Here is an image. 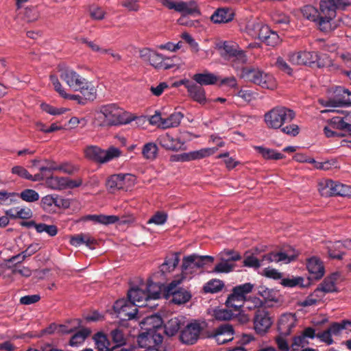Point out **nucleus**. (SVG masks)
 <instances>
[{
  "label": "nucleus",
  "mask_w": 351,
  "mask_h": 351,
  "mask_svg": "<svg viewBox=\"0 0 351 351\" xmlns=\"http://www.w3.org/2000/svg\"><path fill=\"white\" fill-rule=\"evenodd\" d=\"M25 17L28 22H34L39 18V12L36 8H27L25 10Z\"/></svg>",
  "instance_id": "nucleus-64"
},
{
  "label": "nucleus",
  "mask_w": 351,
  "mask_h": 351,
  "mask_svg": "<svg viewBox=\"0 0 351 351\" xmlns=\"http://www.w3.org/2000/svg\"><path fill=\"white\" fill-rule=\"evenodd\" d=\"M272 322L267 311L264 309H258L256 311L254 317V328L258 334L265 333L270 326Z\"/></svg>",
  "instance_id": "nucleus-19"
},
{
  "label": "nucleus",
  "mask_w": 351,
  "mask_h": 351,
  "mask_svg": "<svg viewBox=\"0 0 351 351\" xmlns=\"http://www.w3.org/2000/svg\"><path fill=\"white\" fill-rule=\"evenodd\" d=\"M179 261L178 255L177 254H173L171 257L167 258L161 265V271L164 273L173 270L178 265Z\"/></svg>",
  "instance_id": "nucleus-47"
},
{
  "label": "nucleus",
  "mask_w": 351,
  "mask_h": 351,
  "mask_svg": "<svg viewBox=\"0 0 351 351\" xmlns=\"http://www.w3.org/2000/svg\"><path fill=\"white\" fill-rule=\"evenodd\" d=\"M60 78L73 90L76 91L80 88V84H83L85 80L73 69L69 67H64L60 69Z\"/></svg>",
  "instance_id": "nucleus-20"
},
{
  "label": "nucleus",
  "mask_w": 351,
  "mask_h": 351,
  "mask_svg": "<svg viewBox=\"0 0 351 351\" xmlns=\"http://www.w3.org/2000/svg\"><path fill=\"white\" fill-rule=\"evenodd\" d=\"M263 304L264 302L260 298L256 296L247 297V295L245 298V303L243 304V308L252 311L261 307Z\"/></svg>",
  "instance_id": "nucleus-45"
},
{
  "label": "nucleus",
  "mask_w": 351,
  "mask_h": 351,
  "mask_svg": "<svg viewBox=\"0 0 351 351\" xmlns=\"http://www.w3.org/2000/svg\"><path fill=\"white\" fill-rule=\"evenodd\" d=\"M351 328V321L343 320L341 322H334L328 328L332 335H339L341 331L348 327Z\"/></svg>",
  "instance_id": "nucleus-44"
},
{
  "label": "nucleus",
  "mask_w": 351,
  "mask_h": 351,
  "mask_svg": "<svg viewBox=\"0 0 351 351\" xmlns=\"http://www.w3.org/2000/svg\"><path fill=\"white\" fill-rule=\"evenodd\" d=\"M217 151V147L203 148L199 150H195L188 153H182L172 156L171 158V160L186 162L194 160H199L213 155Z\"/></svg>",
  "instance_id": "nucleus-17"
},
{
  "label": "nucleus",
  "mask_w": 351,
  "mask_h": 351,
  "mask_svg": "<svg viewBox=\"0 0 351 351\" xmlns=\"http://www.w3.org/2000/svg\"><path fill=\"white\" fill-rule=\"evenodd\" d=\"M139 55L143 61L149 62L152 66L158 69H168L171 65L167 62L169 58L149 48L140 50Z\"/></svg>",
  "instance_id": "nucleus-13"
},
{
  "label": "nucleus",
  "mask_w": 351,
  "mask_h": 351,
  "mask_svg": "<svg viewBox=\"0 0 351 351\" xmlns=\"http://www.w3.org/2000/svg\"><path fill=\"white\" fill-rule=\"evenodd\" d=\"M335 182L332 180H325L319 182V191L322 196H333Z\"/></svg>",
  "instance_id": "nucleus-39"
},
{
  "label": "nucleus",
  "mask_w": 351,
  "mask_h": 351,
  "mask_svg": "<svg viewBox=\"0 0 351 351\" xmlns=\"http://www.w3.org/2000/svg\"><path fill=\"white\" fill-rule=\"evenodd\" d=\"M221 158L223 159V162L226 165V168L229 170L232 169L240 163L234 158L230 157L228 152L221 154Z\"/></svg>",
  "instance_id": "nucleus-59"
},
{
  "label": "nucleus",
  "mask_w": 351,
  "mask_h": 351,
  "mask_svg": "<svg viewBox=\"0 0 351 351\" xmlns=\"http://www.w3.org/2000/svg\"><path fill=\"white\" fill-rule=\"evenodd\" d=\"M289 61L294 64L311 65L317 62L319 67L325 65L320 62L318 53L315 51H301L289 54Z\"/></svg>",
  "instance_id": "nucleus-15"
},
{
  "label": "nucleus",
  "mask_w": 351,
  "mask_h": 351,
  "mask_svg": "<svg viewBox=\"0 0 351 351\" xmlns=\"http://www.w3.org/2000/svg\"><path fill=\"white\" fill-rule=\"evenodd\" d=\"M32 211L29 208L16 207L5 210V215L12 219H28L32 217Z\"/></svg>",
  "instance_id": "nucleus-30"
},
{
  "label": "nucleus",
  "mask_w": 351,
  "mask_h": 351,
  "mask_svg": "<svg viewBox=\"0 0 351 351\" xmlns=\"http://www.w3.org/2000/svg\"><path fill=\"white\" fill-rule=\"evenodd\" d=\"M19 199V193L8 192L5 190L0 191V205L10 206L16 204Z\"/></svg>",
  "instance_id": "nucleus-36"
},
{
  "label": "nucleus",
  "mask_w": 351,
  "mask_h": 351,
  "mask_svg": "<svg viewBox=\"0 0 351 351\" xmlns=\"http://www.w3.org/2000/svg\"><path fill=\"white\" fill-rule=\"evenodd\" d=\"M214 258L210 256H199L193 254L184 256L182 259V274L184 278H191L189 275H193L200 272L201 269L206 265H210Z\"/></svg>",
  "instance_id": "nucleus-8"
},
{
  "label": "nucleus",
  "mask_w": 351,
  "mask_h": 351,
  "mask_svg": "<svg viewBox=\"0 0 351 351\" xmlns=\"http://www.w3.org/2000/svg\"><path fill=\"white\" fill-rule=\"evenodd\" d=\"M241 77L245 81L252 82L263 88L274 90L277 86L274 77L262 70L252 66L243 67L241 69Z\"/></svg>",
  "instance_id": "nucleus-5"
},
{
  "label": "nucleus",
  "mask_w": 351,
  "mask_h": 351,
  "mask_svg": "<svg viewBox=\"0 0 351 351\" xmlns=\"http://www.w3.org/2000/svg\"><path fill=\"white\" fill-rule=\"evenodd\" d=\"M241 258L240 254L232 250L221 252V273H229L235 267L234 261Z\"/></svg>",
  "instance_id": "nucleus-18"
},
{
  "label": "nucleus",
  "mask_w": 351,
  "mask_h": 351,
  "mask_svg": "<svg viewBox=\"0 0 351 351\" xmlns=\"http://www.w3.org/2000/svg\"><path fill=\"white\" fill-rule=\"evenodd\" d=\"M336 95L327 101H321L320 103L325 107L348 106L351 104V93L343 87L336 89Z\"/></svg>",
  "instance_id": "nucleus-16"
},
{
  "label": "nucleus",
  "mask_w": 351,
  "mask_h": 351,
  "mask_svg": "<svg viewBox=\"0 0 351 351\" xmlns=\"http://www.w3.org/2000/svg\"><path fill=\"white\" fill-rule=\"evenodd\" d=\"M80 88H77L76 91H80L85 101H93L97 97V90L92 83L88 82L86 79L83 82V84H80Z\"/></svg>",
  "instance_id": "nucleus-31"
},
{
  "label": "nucleus",
  "mask_w": 351,
  "mask_h": 351,
  "mask_svg": "<svg viewBox=\"0 0 351 351\" xmlns=\"http://www.w3.org/2000/svg\"><path fill=\"white\" fill-rule=\"evenodd\" d=\"M94 339L99 351H111L110 343L104 335L98 332L95 335Z\"/></svg>",
  "instance_id": "nucleus-46"
},
{
  "label": "nucleus",
  "mask_w": 351,
  "mask_h": 351,
  "mask_svg": "<svg viewBox=\"0 0 351 351\" xmlns=\"http://www.w3.org/2000/svg\"><path fill=\"white\" fill-rule=\"evenodd\" d=\"M47 184L49 187L54 190L66 189L65 177H51L47 180Z\"/></svg>",
  "instance_id": "nucleus-42"
},
{
  "label": "nucleus",
  "mask_w": 351,
  "mask_h": 351,
  "mask_svg": "<svg viewBox=\"0 0 351 351\" xmlns=\"http://www.w3.org/2000/svg\"><path fill=\"white\" fill-rule=\"evenodd\" d=\"M225 335L229 336L230 337L227 339H221V344H225L233 340L234 329L232 325L228 324H221V337Z\"/></svg>",
  "instance_id": "nucleus-51"
},
{
  "label": "nucleus",
  "mask_w": 351,
  "mask_h": 351,
  "mask_svg": "<svg viewBox=\"0 0 351 351\" xmlns=\"http://www.w3.org/2000/svg\"><path fill=\"white\" fill-rule=\"evenodd\" d=\"M131 178L129 174H115L111 176L107 180L106 186L110 193H115L119 190H127L128 180Z\"/></svg>",
  "instance_id": "nucleus-22"
},
{
  "label": "nucleus",
  "mask_w": 351,
  "mask_h": 351,
  "mask_svg": "<svg viewBox=\"0 0 351 351\" xmlns=\"http://www.w3.org/2000/svg\"><path fill=\"white\" fill-rule=\"evenodd\" d=\"M78 168L70 162L59 164V171L67 174H73L77 171Z\"/></svg>",
  "instance_id": "nucleus-62"
},
{
  "label": "nucleus",
  "mask_w": 351,
  "mask_h": 351,
  "mask_svg": "<svg viewBox=\"0 0 351 351\" xmlns=\"http://www.w3.org/2000/svg\"><path fill=\"white\" fill-rule=\"evenodd\" d=\"M80 326V321L77 319L69 320L64 324L58 325V333L69 334Z\"/></svg>",
  "instance_id": "nucleus-37"
},
{
  "label": "nucleus",
  "mask_w": 351,
  "mask_h": 351,
  "mask_svg": "<svg viewBox=\"0 0 351 351\" xmlns=\"http://www.w3.org/2000/svg\"><path fill=\"white\" fill-rule=\"evenodd\" d=\"M179 282L173 281L167 287V291L172 295L171 302L176 304H185L189 301L191 294L189 291L184 289H176Z\"/></svg>",
  "instance_id": "nucleus-21"
},
{
  "label": "nucleus",
  "mask_w": 351,
  "mask_h": 351,
  "mask_svg": "<svg viewBox=\"0 0 351 351\" xmlns=\"http://www.w3.org/2000/svg\"><path fill=\"white\" fill-rule=\"evenodd\" d=\"M183 114L180 112H176L169 117L164 118L162 123V129H168L178 127L183 118Z\"/></svg>",
  "instance_id": "nucleus-35"
},
{
  "label": "nucleus",
  "mask_w": 351,
  "mask_h": 351,
  "mask_svg": "<svg viewBox=\"0 0 351 351\" xmlns=\"http://www.w3.org/2000/svg\"><path fill=\"white\" fill-rule=\"evenodd\" d=\"M333 195L342 197L351 196V187L348 185L335 182Z\"/></svg>",
  "instance_id": "nucleus-48"
},
{
  "label": "nucleus",
  "mask_w": 351,
  "mask_h": 351,
  "mask_svg": "<svg viewBox=\"0 0 351 351\" xmlns=\"http://www.w3.org/2000/svg\"><path fill=\"white\" fill-rule=\"evenodd\" d=\"M300 11L305 19L315 23L318 29L323 32L328 33L337 28L338 24H332L328 14H324L311 5H304Z\"/></svg>",
  "instance_id": "nucleus-7"
},
{
  "label": "nucleus",
  "mask_w": 351,
  "mask_h": 351,
  "mask_svg": "<svg viewBox=\"0 0 351 351\" xmlns=\"http://www.w3.org/2000/svg\"><path fill=\"white\" fill-rule=\"evenodd\" d=\"M178 5H180V8L177 10V12H182L185 14H199L197 9V6L194 1L184 2L178 1Z\"/></svg>",
  "instance_id": "nucleus-40"
},
{
  "label": "nucleus",
  "mask_w": 351,
  "mask_h": 351,
  "mask_svg": "<svg viewBox=\"0 0 351 351\" xmlns=\"http://www.w3.org/2000/svg\"><path fill=\"white\" fill-rule=\"evenodd\" d=\"M39 194L33 189H25L19 193V198L27 202H34L39 199Z\"/></svg>",
  "instance_id": "nucleus-49"
},
{
  "label": "nucleus",
  "mask_w": 351,
  "mask_h": 351,
  "mask_svg": "<svg viewBox=\"0 0 351 351\" xmlns=\"http://www.w3.org/2000/svg\"><path fill=\"white\" fill-rule=\"evenodd\" d=\"M113 308L117 317L121 320H130L137 317V306L125 299L117 300Z\"/></svg>",
  "instance_id": "nucleus-14"
},
{
  "label": "nucleus",
  "mask_w": 351,
  "mask_h": 351,
  "mask_svg": "<svg viewBox=\"0 0 351 351\" xmlns=\"http://www.w3.org/2000/svg\"><path fill=\"white\" fill-rule=\"evenodd\" d=\"M201 327L198 323H191L182 330L180 340L186 344L195 343L200 333Z\"/></svg>",
  "instance_id": "nucleus-23"
},
{
  "label": "nucleus",
  "mask_w": 351,
  "mask_h": 351,
  "mask_svg": "<svg viewBox=\"0 0 351 351\" xmlns=\"http://www.w3.org/2000/svg\"><path fill=\"white\" fill-rule=\"evenodd\" d=\"M307 269L311 275V278L319 280L325 274V269L322 261L317 257L313 256L308 259L306 263Z\"/></svg>",
  "instance_id": "nucleus-25"
},
{
  "label": "nucleus",
  "mask_w": 351,
  "mask_h": 351,
  "mask_svg": "<svg viewBox=\"0 0 351 351\" xmlns=\"http://www.w3.org/2000/svg\"><path fill=\"white\" fill-rule=\"evenodd\" d=\"M36 230L38 233L46 232L50 237H54L58 233L57 227L54 225L38 223V225L36 227Z\"/></svg>",
  "instance_id": "nucleus-53"
},
{
  "label": "nucleus",
  "mask_w": 351,
  "mask_h": 351,
  "mask_svg": "<svg viewBox=\"0 0 351 351\" xmlns=\"http://www.w3.org/2000/svg\"><path fill=\"white\" fill-rule=\"evenodd\" d=\"M84 154L88 160L105 163L119 156L121 152L118 148L114 147H110L107 150H103L97 146L90 145L85 149Z\"/></svg>",
  "instance_id": "nucleus-11"
},
{
  "label": "nucleus",
  "mask_w": 351,
  "mask_h": 351,
  "mask_svg": "<svg viewBox=\"0 0 351 351\" xmlns=\"http://www.w3.org/2000/svg\"><path fill=\"white\" fill-rule=\"evenodd\" d=\"M181 327V320L179 317L169 319L165 325V332L168 336H173Z\"/></svg>",
  "instance_id": "nucleus-38"
},
{
  "label": "nucleus",
  "mask_w": 351,
  "mask_h": 351,
  "mask_svg": "<svg viewBox=\"0 0 351 351\" xmlns=\"http://www.w3.org/2000/svg\"><path fill=\"white\" fill-rule=\"evenodd\" d=\"M297 253L293 249L277 252H272L264 254L261 260L257 258L253 254L245 255L243 261V265L256 270L265 263H270L273 262H283L285 263H291L297 257Z\"/></svg>",
  "instance_id": "nucleus-3"
},
{
  "label": "nucleus",
  "mask_w": 351,
  "mask_h": 351,
  "mask_svg": "<svg viewBox=\"0 0 351 351\" xmlns=\"http://www.w3.org/2000/svg\"><path fill=\"white\" fill-rule=\"evenodd\" d=\"M192 79L195 82V84L202 87V86L215 84L217 82L219 77L217 75L206 71L203 73L194 74Z\"/></svg>",
  "instance_id": "nucleus-29"
},
{
  "label": "nucleus",
  "mask_w": 351,
  "mask_h": 351,
  "mask_svg": "<svg viewBox=\"0 0 351 351\" xmlns=\"http://www.w3.org/2000/svg\"><path fill=\"white\" fill-rule=\"evenodd\" d=\"M143 326H149L145 328V332H141L137 338V342L141 348H158L161 347L163 337L158 330L161 329L162 321L158 315H152L146 317L141 322Z\"/></svg>",
  "instance_id": "nucleus-2"
},
{
  "label": "nucleus",
  "mask_w": 351,
  "mask_h": 351,
  "mask_svg": "<svg viewBox=\"0 0 351 351\" xmlns=\"http://www.w3.org/2000/svg\"><path fill=\"white\" fill-rule=\"evenodd\" d=\"M167 220V214L166 213L157 212L147 221V224L154 223L160 226L165 224Z\"/></svg>",
  "instance_id": "nucleus-55"
},
{
  "label": "nucleus",
  "mask_w": 351,
  "mask_h": 351,
  "mask_svg": "<svg viewBox=\"0 0 351 351\" xmlns=\"http://www.w3.org/2000/svg\"><path fill=\"white\" fill-rule=\"evenodd\" d=\"M160 295V287L153 282L147 285L146 291L136 287L130 289L128 292V300L137 307H152L149 302L152 300L159 299Z\"/></svg>",
  "instance_id": "nucleus-4"
},
{
  "label": "nucleus",
  "mask_w": 351,
  "mask_h": 351,
  "mask_svg": "<svg viewBox=\"0 0 351 351\" xmlns=\"http://www.w3.org/2000/svg\"><path fill=\"white\" fill-rule=\"evenodd\" d=\"M205 293H215L219 291V280L212 279L206 282L204 286Z\"/></svg>",
  "instance_id": "nucleus-56"
},
{
  "label": "nucleus",
  "mask_w": 351,
  "mask_h": 351,
  "mask_svg": "<svg viewBox=\"0 0 351 351\" xmlns=\"http://www.w3.org/2000/svg\"><path fill=\"white\" fill-rule=\"evenodd\" d=\"M235 16V12L230 7H221V23L231 22Z\"/></svg>",
  "instance_id": "nucleus-50"
},
{
  "label": "nucleus",
  "mask_w": 351,
  "mask_h": 351,
  "mask_svg": "<svg viewBox=\"0 0 351 351\" xmlns=\"http://www.w3.org/2000/svg\"><path fill=\"white\" fill-rule=\"evenodd\" d=\"M254 149L265 160H280L285 158L283 154L274 149L265 147L263 146H255Z\"/></svg>",
  "instance_id": "nucleus-32"
},
{
  "label": "nucleus",
  "mask_w": 351,
  "mask_h": 351,
  "mask_svg": "<svg viewBox=\"0 0 351 351\" xmlns=\"http://www.w3.org/2000/svg\"><path fill=\"white\" fill-rule=\"evenodd\" d=\"M296 317L292 313H286L280 317L278 323V330L282 336L290 335L292 329L295 326Z\"/></svg>",
  "instance_id": "nucleus-24"
},
{
  "label": "nucleus",
  "mask_w": 351,
  "mask_h": 351,
  "mask_svg": "<svg viewBox=\"0 0 351 351\" xmlns=\"http://www.w3.org/2000/svg\"><path fill=\"white\" fill-rule=\"evenodd\" d=\"M247 28L252 37L258 38L262 42H264L267 38V36L270 34L272 32L269 26L261 23H252L249 24Z\"/></svg>",
  "instance_id": "nucleus-27"
},
{
  "label": "nucleus",
  "mask_w": 351,
  "mask_h": 351,
  "mask_svg": "<svg viewBox=\"0 0 351 351\" xmlns=\"http://www.w3.org/2000/svg\"><path fill=\"white\" fill-rule=\"evenodd\" d=\"M275 65L281 71L289 75L292 74V69L282 57H278L276 59Z\"/></svg>",
  "instance_id": "nucleus-60"
},
{
  "label": "nucleus",
  "mask_w": 351,
  "mask_h": 351,
  "mask_svg": "<svg viewBox=\"0 0 351 351\" xmlns=\"http://www.w3.org/2000/svg\"><path fill=\"white\" fill-rule=\"evenodd\" d=\"M295 117V112L287 107L278 106L264 115V121L269 128L279 129L286 123L291 122Z\"/></svg>",
  "instance_id": "nucleus-6"
},
{
  "label": "nucleus",
  "mask_w": 351,
  "mask_h": 351,
  "mask_svg": "<svg viewBox=\"0 0 351 351\" xmlns=\"http://www.w3.org/2000/svg\"><path fill=\"white\" fill-rule=\"evenodd\" d=\"M146 117H135L116 104L103 105L95 112L93 124L95 127L108 128L126 125L133 121L144 123Z\"/></svg>",
  "instance_id": "nucleus-1"
},
{
  "label": "nucleus",
  "mask_w": 351,
  "mask_h": 351,
  "mask_svg": "<svg viewBox=\"0 0 351 351\" xmlns=\"http://www.w3.org/2000/svg\"><path fill=\"white\" fill-rule=\"evenodd\" d=\"M280 41L281 40L278 34L276 32L272 31L270 34L267 36V38L263 43H265L268 46L275 47L278 45Z\"/></svg>",
  "instance_id": "nucleus-61"
},
{
  "label": "nucleus",
  "mask_w": 351,
  "mask_h": 351,
  "mask_svg": "<svg viewBox=\"0 0 351 351\" xmlns=\"http://www.w3.org/2000/svg\"><path fill=\"white\" fill-rule=\"evenodd\" d=\"M351 5V0H320L319 10L328 15L332 24H337L335 21L337 16V10H345Z\"/></svg>",
  "instance_id": "nucleus-12"
},
{
  "label": "nucleus",
  "mask_w": 351,
  "mask_h": 351,
  "mask_svg": "<svg viewBox=\"0 0 351 351\" xmlns=\"http://www.w3.org/2000/svg\"><path fill=\"white\" fill-rule=\"evenodd\" d=\"M41 108L45 112L51 115H60L66 111L65 108H58L47 104H42Z\"/></svg>",
  "instance_id": "nucleus-58"
},
{
  "label": "nucleus",
  "mask_w": 351,
  "mask_h": 351,
  "mask_svg": "<svg viewBox=\"0 0 351 351\" xmlns=\"http://www.w3.org/2000/svg\"><path fill=\"white\" fill-rule=\"evenodd\" d=\"M189 95L194 101L202 104L206 101V93L205 90L201 86L194 83L191 87H189L187 91Z\"/></svg>",
  "instance_id": "nucleus-33"
},
{
  "label": "nucleus",
  "mask_w": 351,
  "mask_h": 351,
  "mask_svg": "<svg viewBox=\"0 0 351 351\" xmlns=\"http://www.w3.org/2000/svg\"><path fill=\"white\" fill-rule=\"evenodd\" d=\"M157 142L165 149L173 151L182 149L184 145V141L179 138H174L168 133L159 136Z\"/></svg>",
  "instance_id": "nucleus-26"
},
{
  "label": "nucleus",
  "mask_w": 351,
  "mask_h": 351,
  "mask_svg": "<svg viewBox=\"0 0 351 351\" xmlns=\"http://www.w3.org/2000/svg\"><path fill=\"white\" fill-rule=\"evenodd\" d=\"M90 333V330L87 328H84L78 331L71 337L69 342L70 346H77L82 343Z\"/></svg>",
  "instance_id": "nucleus-41"
},
{
  "label": "nucleus",
  "mask_w": 351,
  "mask_h": 351,
  "mask_svg": "<svg viewBox=\"0 0 351 351\" xmlns=\"http://www.w3.org/2000/svg\"><path fill=\"white\" fill-rule=\"evenodd\" d=\"M88 11L90 17L94 20L100 21L105 17V11L101 7L96 5H90Z\"/></svg>",
  "instance_id": "nucleus-54"
},
{
  "label": "nucleus",
  "mask_w": 351,
  "mask_h": 351,
  "mask_svg": "<svg viewBox=\"0 0 351 351\" xmlns=\"http://www.w3.org/2000/svg\"><path fill=\"white\" fill-rule=\"evenodd\" d=\"M221 56L232 62L233 66L247 62L245 53L239 49L237 43L233 41H224L221 45Z\"/></svg>",
  "instance_id": "nucleus-10"
},
{
  "label": "nucleus",
  "mask_w": 351,
  "mask_h": 351,
  "mask_svg": "<svg viewBox=\"0 0 351 351\" xmlns=\"http://www.w3.org/2000/svg\"><path fill=\"white\" fill-rule=\"evenodd\" d=\"M110 335L116 346H121L125 343L126 339L121 329L116 328L112 330Z\"/></svg>",
  "instance_id": "nucleus-52"
},
{
  "label": "nucleus",
  "mask_w": 351,
  "mask_h": 351,
  "mask_svg": "<svg viewBox=\"0 0 351 351\" xmlns=\"http://www.w3.org/2000/svg\"><path fill=\"white\" fill-rule=\"evenodd\" d=\"M254 285L250 282L234 287L226 301V307L232 308L236 313H239L243 306L245 296L252 291Z\"/></svg>",
  "instance_id": "nucleus-9"
},
{
  "label": "nucleus",
  "mask_w": 351,
  "mask_h": 351,
  "mask_svg": "<svg viewBox=\"0 0 351 351\" xmlns=\"http://www.w3.org/2000/svg\"><path fill=\"white\" fill-rule=\"evenodd\" d=\"M149 123L152 125H156L158 128H162V123L164 118L162 117L159 111H156L155 114L147 118Z\"/></svg>",
  "instance_id": "nucleus-63"
},
{
  "label": "nucleus",
  "mask_w": 351,
  "mask_h": 351,
  "mask_svg": "<svg viewBox=\"0 0 351 351\" xmlns=\"http://www.w3.org/2000/svg\"><path fill=\"white\" fill-rule=\"evenodd\" d=\"M334 247L339 249V252L335 253L332 248H329V256L332 258L341 259L345 254L344 248L351 249V241L346 240L344 241H337L334 243Z\"/></svg>",
  "instance_id": "nucleus-34"
},
{
  "label": "nucleus",
  "mask_w": 351,
  "mask_h": 351,
  "mask_svg": "<svg viewBox=\"0 0 351 351\" xmlns=\"http://www.w3.org/2000/svg\"><path fill=\"white\" fill-rule=\"evenodd\" d=\"M158 151V147L155 143H147L142 149V154L146 159L154 160L157 156Z\"/></svg>",
  "instance_id": "nucleus-43"
},
{
  "label": "nucleus",
  "mask_w": 351,
  "mask_h": 351,
  "mask_svg": "<svg viewBox=\"0 0 351 351\" xmlns=\"http://www.w3.org/2000/svg\"><path fill=\"white\" fill-rule=\"evenodd\" d=\"M339 276V274L338 273H334L326 278L319 285V287L314 291L313 293L317 295L319 292L332 293L337 291L336 281Z\"/></svg>",
  "instance_id": "nucleus-28"
},
{
  "label": "nucleus",
  "mask_w": 351,
  "mask_h": 351,
  "mask_svg": "<svg viewBox=\"0 0 351 351\" xmlns=\"http://www.w3.org/2000/svg\"><path fill=\"white\" fill-rule=\"evenodd\" d=\"M271 17L276 24L288 25L290 23V17L284 13L276 12L272 14Z\"/></svg>",
  "instance_id": "nucleus-57"
}]
</instances>
